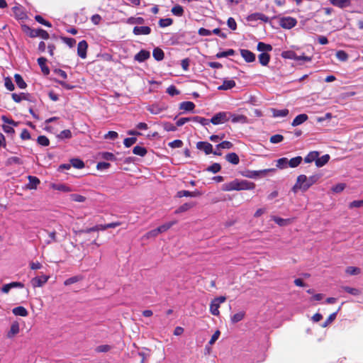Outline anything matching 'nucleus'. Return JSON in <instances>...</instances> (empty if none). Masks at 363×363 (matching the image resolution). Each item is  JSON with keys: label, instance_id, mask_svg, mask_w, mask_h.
<instances>
[{"label": "nucleus", "instance_id": "53", "mask_svg": "<svg viewBox=\"0 0 363 363\" xmlns=\"http://www.w3.org/2000/svg\"><path fill=\"white\" fill-rule=\"evenodd\" d=\"M38 143L42 146H48L50 144L49 139L45 135H40L37 139Z\"/></svg>", "mask_w": 363, "mask_h": 363}, {"label": "nucleus", "instance_id": "22", "mask_svg": "<svg viewBox=\"0 0 363 363\" xmlns=\"http://www.w3.org/2000/svg\"><path fill=\"white\" fill-rule=\"evenodd\" d=\"M47 62V60L46 58L43 57H39L38 59V63L39 65V66L41 68V71L43 72V73L45 75H48L50 73V69L49 68L45 65V63Z\"/></svg>", "mask_w": 363, "mask_h": 363}, {"label": "nucleus", "instance_id": "1", "mask_svg": "<svg viewBox=\"0 0 363 363\" xmlns=\"http://www.w3.org/2000/svg\"><path fill=\"white\" fill-rule=\"evenodd\" d=\"M320 179V176L318 174L312 175L307 177L304 174L299 175L297 177L296 182L292 188L294 192H296L298 189L303 191H307L313 184H315Z\"/></svg>", "mask_w": 363, "mask_h": 363}, {"label": "nucleus", "instance_id": "29", "mask_svg": "<svg viewBox=\"0 0 363 363\" xmlns=\"http://www.w3.org/2000/svg\"><path fill=\"white\" fill-rule=\"evenodd\" d=\"M195 108V104L191 101H184L179 105V108L186 111H193Z\"/></svg>", "mask_w": 363, "mask_h": 363}, {"label": "nucleus", "instance_id": "48", "mask_svg": "<svg viewBox=\"0 0 363 363\" xmlns=\"http://www.w3.org/2000/svg\"><path fill=\"white\" fill-rule=\"evenodd\" d=\"M346 187V184L345 183H339L335 186H333L331 189L332 191L335 194H338L342 192Z\"/></svg>", "mask_w": 363, "mask_h": 363}, {"label": "nucleus", "instance_id": "15", "mask_svg": "<svg viewBox=\"0 0 363 363\" xmlns=\"http://www.w3.org/2000/svg\"><path fill=\"white\" fill-rule=\"evenodd\" d=\"M331 4L340 9H345L351 4V0H329Z\"/></svg>", "mask_w": 363, "mask_h": 363}, {"label": "nucleus", "instance_id": "32", "mask_svg": "<svg viewBox=\"0 0 363 363\" xmlns=\"http://www.w3.org/2000/svg\"><path fill=\"white\" fill-rule=\"evenodd\" d=\"M303 161V158L301 156H297L291 160H288L289 167L291 168H295L298 167L301 162Z\"/></svg>", "mask_w": 363, "mask_h": 363}, {"label": "nucleus", "instance_id": "55", "mask_svg": "<svg viewBox=\"0 0 363 363\" xmlns=\"http://www.w3.org/2000/svg\"><path fill=\"white\" fill-rule=\"evenodd\" d=\"M346 273L350 275H357L359 274L360 269L358 267H348L346 268L345 270Z\"/></svg>", "mask_w": 363, "mask_h": 363}, {"label": "nucleus", "instance_id": "37", "mask_svg": "<svg viewBox=\"0 0 363 363\" xmlns=\"http://www.w3.org/2000/svg\"><path fill=\"white\" fill-rule=\"evenodd\" d=\"M176 223H177L176 220L164 223L157 228V231H159L160 233H162L167 231V230H169L172 226H173Z\"/></svg>", "mask_w": 363, "mask_h": 363}, {"label": "nucleus", "instance_id": "21", "mask_svg": "<svg viewBox=\"0 0 363 363\" xmlns=\"http://www.w3.org/2000/svg\"><path fill=\"white\" fill-rule=\"evenodd\" d=\"M28 179L29 183L28 184L27 187L30 189H37L38 185L40 184L39 179L34 176H28Z\"/></svg>", "mask_w": 363, "mask_h": 363}, {"label": "nucleus", "instance_id": "60", "mask_svg": "<svg viewBox=\"0 0 363 363\" xmlns=\"http://www.w3.org/2000/svg\"><path fill=\"white\" fill-rule=\"evenodd\" d=\"M111 350V346L108 345H101L96 347V352H106Z\"/></svg>", "mask_w": 363, "mask_h": 363}, {"label": "nucleus", "instance_id": "30", "mask_svg": "<svg viewBox=\"0 0 363 363\" xmlns=\"http://www.w3.org/2000/svg\"><path fill=\"white\" fill-rule=\"evenodd\" d=\"M342 290L345 291V292L352 295V296H359L361 294V291L359 289L357 288H352L347 286H342L340 288Z\"/></svg>", "mask_w": 363, "mask_h": 363}, {"label": "nucleus", "instance_id": "42", "mask_svg": "<svg viewBox=\"0 0 363 363\" xmlns=\"http://www.w3.org/2000/svg\"><path fill=\"white\" fill-rule=\"evenodd\" d=\"M282 57L284 58H289V59L294 60L296 61H299L298 55L294 51L284 52L282 53Z\"/></svg>", "mask_w": 363, "mask_h": 363}, {"label": "nucleus", "instance_id": "9", "mask_svg": "<svg viewBox=\"0 0 363 363\" xmlns=\"http://www.w3.org/2000/svg\"><path fill=\"white\" fill-rule=\"evenodd\" d=\"M229 120L230 119L233 123H247V118L244 115H235L229 112Z\"/></svg>", "mask_w": 363, "mask_h": 363}, {"label": "nucleus", "instance_id": "5", "mask_svg": "<svg viewBox=\"0 0 363 363\" xmlns=\"http://www.w3.org/2000/svg\"><path fill=\"white\" fill-rule=\"evenodd\" d=\"M49 278L50 277L47 275L35 277L30 280V284L34 288L41 287L48 281Z\"/></svg>", "mask_w": 363, "mask_h": 363}, {"label": "nucleus", "instance_id": "61", "mask_svg": "<svg viewBox=\"0 0 363 363\" xmlns=\"http://www.w3.org/2000/svg\"><path fill=\"white\" fill-rule=\"evenodd\" d=\"M1 121L4 123H6L7 125H12L13 126H17L18 123V122H16L14 121L12 119H10L7 116H1Z\"/></svg>", "mask_w": 363, "mask_h": 363}, {"label": "nucleus", "instance_id": "6", "mask_svg": "<svg viewBox=\"0 0 363 363\" xmlns=\"http://www.w3.org/2000/svg\"><path fill=\"white\" fill-rule=\"evenodd\" d=\"M249 21H256L260 20L263 22L268 23L269 18L262 13H254L249 15L247 18Z\"/></svg>", "mask_w": 363, "mask_h": 363}, {"label": "nucleus", "instance_id": "7", "mask_svg": "<svg viewBox=\"0 0 363 363\" xmlns=\"http://www.w3.org/2000/svg\"><path fill=\"white\" fill-rule=\"evenodd\" d=\"M196 147L200 150H203L206 155H209L213 152V146L208 142H198L196 143Z\"/></svg>", "mask_w": 363, "mask_h": 363}, {"label": "nucleus", "instance_id": "10", "mask_svg": "<svg viewBox=\"0 0 363 363\" xmlns=\"http://www.w3.org/2000/svg\"><path fill=\"white\" fill-rule=\"evenodd\" d=\"M133 33L135 35H149L151 33V28L149 26H135Z\"/></svg>", "mask_w": 363, "mask_h": 363}, {"label": "nucleus", "instance_id": "13", "mask_svg": "<svg viewBox=\"0 0 363 363\" xmlns=\"http://www.w3.org/2000/svg\"><path fill=\"white\" fill-rule=\"evenodd\" d=\"M150 57V53L149 51H147L145 50H141L138 53H137L134 59L135 60L143 62L145 60H147Z\"/></svg>", "mask_w": 363, "mask_h": 363}, {"label": "nucleus", "instance_id": "46", "mask_svg": "<svg viewBox=\"0 0 363 363\" xmlns=\"http://www.w3.org/2000/svg\"><path fill=\"white\" fill-rule=\"evenodd\" d=\"M191 121L199 123L203 126H206L210 123V120L206 119L205 118L200 117V116L192 117Z\"/></svg>", "mask_w": 363, "mask_h": 363}, {"label": "nucleus", "instance_id": "52", "mask_svg": "<svg viewBox=\"0 0 363 363\" xmlns=\"http://www.w3.org/2000/svg\"><path fill=\"white\" fill-rule=\"evenodd\" d=\"M145 22V20L142 17H137V18H129L128 19V23L129 24H143Z\"/></svg>", "mask_w": 363, "mask_h": 363}, {"label": "nucleus", "instance_id": "12", "mask_svg": "<svg viewBox=\"0 0 363 363\" xmlns=\"http://www.w3.org/2000/svg\"><path fill=\"white\" fill-rule=\"evenodd\" d=\"M240 54L247 62H252L255 60V55L248 50H240Z\"/></svg>", "mask_w": 363, "mask_h": 363}, {"label": "nucleus", "instance_id": "58", "mask_svg": "<svg viewBox=\"0 0 363 363\" xmlns=\"http://www.w3.org/2000/svg\"><path fill=\"white\" fill-rule=\"evenodd\" d=\"M220 168L221 167L218 163H213L212 165L209 166L206 169L208 172L217 173L220 170Z\"/></svg>", "mask_w": 363, "mask_h": 363}, {"label": "nucleus", "instance_id": "28", "mask_svg": "<svg viewBox=\"0 0 363 363\" xmlns=\"http://www.w3.org/2000/svg\"><path fill=\"white\" fill-rule=\"evenodd\" d=\"M259 63L263 66H267L270 60V55L267 52H262L258 56Z\"/></svg>", "mask_w": 363, "mask_h": 363}, {"label": "nucleus", "instance_id": "33", "mask_svg": "<svg viewBox=\"0 0 363 363\" xmlns=\"http://www.w3.org/2000/svg\"><path fill=\"white\" fill-rule=\"evenodd\" d=\"M29 95L25 93H21L19 94L13 93L12 94V99L16 103H19L23 100H28Z\"/></svg>", "mask_w": 363, "mask_h": 363}, {"label": "nucleus", "instance_id": "31", "mask_svg": "<svg viewBox=\"0 0 363 363\" xmlns=\"http://www.w3.org/2000/svg\"><path fill=\"white\" fill-rule=\"evenodd\" d=\"M330 160L329 155H324L321 157H317V160L315 161V165L318 167H321L324 166L325 164L328 162Z\"/></svg>", "mask_w": 363, "mask_h": 363}, {"label": "nucleus", "instance_id": "34", "mask_svg": "<svg viewBox=\"0 0 363 363\" xmlns=\"http://www.w3.org/2000/svg\"><path fill=\"white\" fill-rule=\"evenodd\" d=\"M257 50L262 52H269L272 50V46L269 44H266L262 42H259L257 44Z\"/></svg>", "mask_w": 363, "mask_h": 363}, {"label": "nucleus", "instance_id": "4", "mask_svg": "<svg viewBox=\"0 0 363 363\" xmlns=\"http://www.w3.org/2000/svg\"><path fill=\"white\" fill-rule=\"evenodd\" d=\"M297 21L293 17H283L279 21V25L281 27L285 29H291L296 26Z\"/></svg>", "mask_w": 363, "mask_h": 363}, {"label": "nucleus", "instance_id": "35", "mask_svg": "<svg viewBox=\"0 0 363 363\" xmlns=\"http://www.w3.org/2000/svg\"><path fill=\"white\" fill-rule=\"evenodd\" d=\"M152 55L153 57L157 61L163 60L164 57V52L159 48H156L153 50Z\"/></svg>", "mask_w": 363, "mask_h": 363}, {"label": "nucleus", "instance_id": "40", "mask_svg": "<svg viewBox=\"0 0 363 363\" xmlns=\"http://www.w3.org/2000/svg\"><path fill=\"white\" fill-rule=\"evenodd\" d=\"M194 203H185L183 205H182L179 208H178L176 210L175 213H180L185 212V211L189 210L190 208H191L192 207H194Z\"/></svg>", "mask_w": 363, "mask_h": 363}, {"label": "nucleus", "instance_id": "57", "mask_svg": "<svg viewBox=\"0 0 363 363\" xmlns=\"http://www.w3.org/2000/svg\"><path fill=\"white\" fill-rule=\"evenodd\" d=\"M337 58L340 61H346L348 58V55L343 50H339L336 52Z\"/></svg>", "mask_w": 363, "mask_h": 363}, {"label": "nucleus", "instance_id": "59", "mask_svg": "<svg viewBox=\"0 0 363 363\" xmlns=\"http://www.w3.org/2000/svg\"><path fill=\"white\" fill-rule=\"evenodd\" d=\"M273 220L276 223H277L280 226H284L289 223V220L283 219L276 216L273 217Z\"/></svg>", "mask_w": 363, "mask_h": 363}, {"label": "nucleus", "instance_id": "2", "mask_svg": "<svg viewBox=\"0 0 363 363\" xmlns=\"http://www.w3.org/2000/svg\"><path fill=\"white\" fill-rule=\"evenodd\" d=\"M226 300L225 296H219L212 300L210 304V311L213 315H218L220 305L224 303Z\"/></svg>", "mask_w": 363, "mask_h": 363}, {"label": "nucleus", "instance_id": "18", "mask_svg": "<svg viewBox=\"0 0 363 363\" xmlns=\"http://www.w3.org/2000/svg\"><path fill=\"white\" fill-rule=\"evenodd\" d=\"M235 86V82L233 79H225L223 84L218 87V90H228Z\"/></svg>", "mask_w": 363, "mask_h": 363}, {"label": "nucleus", "instance_id": "36", "mask_svg": "<svg viewBox=\"0 0 363 363\" xmlns=\"http://www.w3.org/2000/svg\"><path fill=\"white\" fill-rule=\"evenodd\" d=\"M82 279H83V277L81 275L74 276V277H72L66 279L64 282V284L65 286H69L72 284L77 283Z\"/></svg>", "mask_w": 363, "mask_h": 363}, {"label": "nucleus", "instance_id": "49", "mask_svg": "<svg viewBox=\"0 0 363 363\" xmlns=\"http://www.w3.org/2000/svg\"><path fill=\"white\" fill-rule=\"evenodd\" d=\"M172 13L177 16H182L184 13V9L183 7L180 5L174 6L172 9Z\"/></svg>", "mask_w": 363, "mask_h": 363}, {"label": "nucleus", "instance_id": "8", "mask_svg": "<svg viewBox=\"0 0 363 363\" xmlns=\"http://www.w3.org/2000/svg\"><path fill=\"white\" fill-rule=\"evenodd\" d=\"M87 48L88 44L86 40H83L78 43L77 54L81 58H86Z\"/></svg>", "mask_w": 363, "mask_h": 363}, {"label": "nucleus", "instance_id": "50", "mask_svg": "<svg viewBox=\"0 0 363 363\" xmlns=\"http://www.w3.org/2000/svg\"><path fill=\"white\" fill-rule=\"evenodd\" d=\"M72 132L69 130H64L60 133V134L57 135V138L63 140V139H68L72 138Z\"/></svg>", "mask_w": 363, "mask_h": 363}, {"label": "nucleus", "instance_id": "19", "mask_svg": "<svg viewBox=\"0 0 363 363\" xmlns=\"http://www.w3.org/2000/svg\"><path fill=\"white\" fill-rule=\"evenodd\" d=\"M201 195V193L199 191H189L186 190H182L177 192V196L181 198L183 196H191V197H196Z\"/></svg>", "mask_w": 363, "mask_h": 363}, {"label": "nucleus", "instance_id": "20", "mask_svg": "<svg viewBox=\"0 0 363 363\" xmlns=\"http://www.w3.org/2000/svg\"><path fill=\"white\" fill-rule=\"evenodd\" d=\"M19 333V324L18 322L15 321L12 323L11 325L10 330L7 333V337L9 338L13 337L14 335Z\"/></svg>", "mask_w": 363, "mask_h": 363}, {"label": "nucleus", "instance_id": "62", "mask_svg": "<svg viewBox=\"0 0 363 363\" xmlns=\"http://www.w3.org/2000/svg\"><path fill=\"white\" fill-rule=\"evenodd\" d=\"M136 140V138H127L124 140L123 144L126 147H129L135 144Z\"/></svg>", "mask_w": 363, "mask_h": 363}, {"label": "nucleus", "instance_id": "25", "mask_svg": "<svg viewBox=\"0 0 363 363\" xmlns=\"http://www.w3.org/2000/svg\"><path fill=\"white\" fill-rule=\"evenodd\" d=\"M226 160L233 164H238L240 162L239 157L238 155L235 152L228 153L225 155Z\"/></svg>", "mask_w": 363, "mask_h": 363}, {"label": "nucleus", "instance_id": "16", "mask_svg": "<svg viewBox=\"0 0 363 363\" xmlns=\"http://www.w3.org/2000/svg\"><path fill=\"white\" fill-rule=\"evenodd\" d=\"M271 112L272 113V116L274 118H284L286 117L289 111L287 108L284 109H277V108H271Z\"/></svg>", "mask_w": 363, "mask_h": 363}, {"label": "nucleus", "instance_id": "63", "mask_svg": "<svg viewBox=\"0 0 363 363\" xmlns=\"http://www.w3.org/2000/svg\"><path fill=\"white\" fill-rule=\"evenodd\" d=\"M363 207V200L353 201L349 204L350 208Z\"/></svg>", "mask_w": 363, "mask_h": 363}, {"label": "nucleus", "instance_id": "54", "mask_svg": "<svg viewBox=\"0 0 363 363\" xmlns=\"http://www.w3.org/2000/svg\"><path fill=\"white\" fill-rule=\"evenodd\" d=\"M172 22L173 21L172 18H162L159 21V26L162 28H164L172 25Z\"/></svg>", "mask_w": 363, "mask_h": 363}, {"label": "nucleus", "instance_id": "24", "mask_svg": "<svg viewBox=\"0 0 363 363\" xmlns=\"http://www.w3.org/2000/svg\"><path fill=\"white\" fill-rule=\"evenodd\" d=\"M319 156V152L317 151L310 152L304 158L306 163H311L317 160V157Z\"/></svg>", "mask_w": 363, "mask_h": 363}, {"label": "nucleus", "instance_id": "41", "mask_svg": "<svg viewBox=\"0 0 363 363\" xmlns=\"http://www.w3.org/2000/svg\"><path fill=\"white\" fill-rule=\"evenodd\" d=\"M71 165L77 169H82L84 167V163L82 160L78 158H73L70 160Z\"/></svg>", "mask_w": 363, "mask_h": 363}, {"label": "nucleus", "instance_id": "17", "mask_svg": "<svg viewBox=\"0 0 363 363\" xmlns=\"http://www.w3.org/2000/svg\"><path fill=\"white\" fill-rule=\"evenodd\" d=\"M308 119V117L306 114L302 113L298 115L292 121L291 125L292 126H298L304 122H306Z\"/></svg>", "mask_w": 363, "mask_h": 363}, {"label": "nucleus", "instance_id": "38", "mask_svg": "<svg viewBox=\"0 0 363 363\" xmlns=\"http://www.w3.org/2000/svg\"><path fill=\"white\" fill-rule=\"evenodd\" d=\"M289 167L288 159L282 157L277 161V167L281 169H286Z\"/></svg>", "mask_w": 363, "mask_h": 363}, {"label": "nucleus", "instance_id": "23", "mask_svg": "<svg viewBox=\"0 0 363 363\" xmlns=\"http://www.w3.org/2000/svg\"><path fill=\"white\" fill-rule=\"evenodd\" d=\"M51 188L55 190L63 191V192H70L72 191V189L67 185L63 184H52Z\"/></svg>", "mask_w": 363, "mask_h": 363}, {"label": "nucleus", "instance_id": "43", "mask_svg": "<svg viewBox=\"0 0 363 363\" xmlns=\"http://www.w3.org/2000/svg\"><path fill=\"white\" fill-rule=\"evenodd\" d=\"M133 152L135 155L143 157L146 155L147 150L145 147L137 145L133 147Z\"/></svg>", "mask_w": 363, "mask_h": 363}, {"label": "nucleus", "instance_id": "39", "mask_svg": "<svg viewBox=\"0 0 363 363\" xmlns=\"http://www.w3.org/2000/svg\"><path fill=\"white\" fill-rule=\"evenodd\" d=\"M14 78H15V82H16L17 86L20 89H25L26 87L27 84L24 82L23 79L22 78V77L20 74H16L14 75Z\"/></svg>", "mask_w": 363, "mask_h": 363}, {"label": "nucleus", "instance_id": "44", "mask_svg": "<svg viewBox=\"0 0 363 363\" xmlns=\"http://www.w3.org/2000/svg\"><path fill=\"white\" fill-rule=\"evenodd\" d=\"M245 317V312L240 311L231 316V321L233 323H236L242 320Z\"/></svg>", "mask_w": 363, "mask_h": 363}, {"label": "nucleus", "instance_id": "64", "mask_svg": "<svg viewBox=\"0 0 363 363\" xmlns=\"http://www.w3.org/2000/svg\"><path fill=\"white\" fill-rule=\"evenodd\" d=\"M284 140V137L281 135H274L270 138V142L272 143H279Z\"/></svg>", "mask_w": 363, "mask_h": 363}, {"label": "nucleus", "instance_id": "51", "mask_svg": "<svg viewBox=\"0 0 363 363\" xmlns=\"http://www.w3.org/2000/svg\"><path fill=\"white\" fill-rule=\"evenodd\" d=\"M233 143L230 141H223L216 145V148L219 149H230L233 147Z\"/></svg>", "mask_w": 363, "mask_h": 363}, {"label": "nucleus", "instance_id": "3", "mask_svg": "<svg viewBox=\"0 0 363 363\" xmlns=\"http://www.w3.org/2000/svg\"><path fill=\"white\" fill-rule=\"evenodd\" d=\"M229 112H218L214 116L211 118L210 120V123H212L213 125H219L229 121Z\"/></svg>", "mask_w": 363, "mask_h": 363}, {"label": "nucleus", "instance_id": "14", "mask_svg": "<svg viewBox=\"0 0 363 363\" xmlns=\"http://www.w3.org/2000/svg\"><path fill=\"white\" fill-rule=\"evenodd\" d=\"M30 35L33 38L40 36L45 40L48 39L50 37L48 33L46 30H43L41 28L33 30L30 32Z\"/></svg>", "mask_w": 363, "mask_h": 363}, {"label": "nucleus", "instance_id": "47", "mask_svg": "<svg viewBox=\"0 0 363 363\" xmlns=\"http://www.w3.org/2000/svg\"><path fill=\"white\" fill-rule=\"evenodd\" d=\"M235 52L234 50L228 49L226 51L218 52L216 56L217 58L225 57H228V56L233 55L235 54Z\"/></svg>", "mask_w": 363, "mask_h": 363}, {"label": "nucleus", "instance_id": "11", "mask_svg": "<svg viewBox=\"0 0 363 363\" xmlns=\"http://www.w3.org/2000/svg\"><path fill=\"white\" fill-rule=\"evenodd\" d=\"M225 191H240V181L235 179L224 185Z\"/></svg>", "mask_w": 363, "mask_h": 363}, {"label": "nucleus", "instance_id": "56", "mask_svg": "<svg viewBox=\"0 0 363 363\" xmlns=\"http://www.w3.org/2000/svg\"><path fill=\"white\" fill-rule=\"evenodd\" d=\"M70 199L72 201L75 202H84L86 200V198L84 196L73 194L70 195Z\"/></svg>", "mask_w": 363, "mask_h": 363}, {"label": "nucleus", "instance_id": "26", "mask_svg": "<svg viewBox=\"0 0 363 363\" xmlns=\"http://www.w3.org/2000/svg\"><path fill=\"white\" fill-rule=\"evenodd\" d=\"M240 190H250L255 189V184L247 180H242L240 181Z\"/></svg>", "mask_w": 363, "mask_h": 363}, {"label": "nucleus", "instance_id": "45", "mask_svg": "<svg viewBox=\"0 0 363 363\" xmlns=\"http://www.w3.org/2000/svg\"><path fill=\"white\" fill-rule=\"evenodd\" d=\"M340 310V307L337 309V311L329 315L327 320L322 324V327L325 328L329 324H330L336 318L338 311Z\"/></svg>", "mask_w": 363, "mask_h": 363}, {"label": "nucleus", "instance_id": "27", "mask_svg": "<svg viewBox=\"0 0 363 363\" xmlns=\"http://www.w3.org/2000/svg\"><path fill=\"white\" fill-rule=\"evenodd\" d=\"M13 313L15 315H19L22 317H26L28 315V311L23 306H18L12 310Z\"/></svg>", "mask_w": 363, "mask_h": 363}]
</instances>
